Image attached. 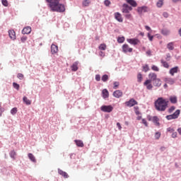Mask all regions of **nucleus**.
Returning a JSON list of instances; mask_svg holds the SVG:
<instances>
[{"label":"nucleus","instance_id":"obj_14","mask_svg":"<svg viewBox=\"0 0 181 181\" xmlns=\"http://www.w3.org/2000/svg\"><path fill=\"white\" fill-rule=\"evenodd\" d=\"M124 1H126L127 3L129 4V5H131L130 6L133 8H136V6H138V3H136L135 0H124Z\"/></svg>","mask_w":181,"mask_h":181},{"label":"nucleus","instance_id":"obj_51","mask_svg":"<svg viewBox=\"0 0 181 181\" xmlns=\"http://www.w3.org/2000/svg\"><path fill=\"white\" fill-rule=\"evenodd\" d=\"M23 74H18L17 78H19V80H23Z\"/></svg>","mask_w":181,"mask_h":181},{"label":"nucleus","instance_id":"obj_25","mask_svg":"<svg viewBox=\"0 0 181 181\" xmlns=\"http://www.w3.org/2000/svg\"><path fill=\"white\" fill-rule=\"evenodd\" d=\"M74 142L79 148H83V146H84V143H83V141L81 140H74Z\"/></svg>","mask_w":181,"mask_h":181},{"label":"nucleus","instance_id":"obj_37","mask_svg":"<svg viewBox=\"0 0 181 181\" xmlns=\"http://www.w3.org/2000/svg\"><path fill=\"white\" fill-rule=\"evenodd\" d=\"M143 77H142V74H138L137 75V81L138 83H142V80H143Z\"/></svg>","mask_w":181,"mask_h":181},{"label":"nucleus","instance_id":"obj_32","mask_svg":"<svg viewBox=\"0 0 181 181\" xmlns=\"http://www.w3.org/2000/svg\"><path fill=\"white\" fill-rule=\"evenodd\" d=\"M108 78H110V77L108 76V75L104 74V75L102 76L101 80H102V81H103V83H107V81H108Z\"/></svg>","mask_w":181,"mask_h":181},{"label":"nucleus","instance_id":"obj_44","mask_svg":"<svg viewBox=\"0 0 181 181\" xmlns=\"http://www.w3.org/2000/svg\"><path fill=\"white\" fill-rule=\"evenodd\" d=\"M175 110H176V107L175 106H171L169 109H168V112L169 114H172L173 112V111H175Z\"/></svg>","mask_w":181,"mask_h":181},{"label":"nucleus","instance_id":"obj_26","mask_svg":"<svg viewBox=\"0 0 181 181\" xmlns=\"http://www.w3.org/2000/svg\"><path fill=\"white\" fill-rule=\"evenodd\" d=\"M161 33L163 35V36H168V35H170V30L164 28L161 30Z\"/></svg>","mask_w":181,"mask_h":181},{"label":"nucleus","instance_id":"obj_10","mask_svg":"<svg viewBox=\"0 0 181 181\" xmlns=\"http://www.w3.org/2000/svg\"><path fill=\"white\" fill-rule=\"evenodd\" d=\"M152 80H146L144 83V86H146L147 90H152V88H153V86H152Z\"/></svg>","mask_w":181,"mask_h":181},{"label":"nucleus","instance_id":"obj_15","mask_svg":"<svg viewBox=\"0 0 181 181\" xmlns=\"http://www.w3.org/2000/svg\"><path fill=\"white\" fill-rule=\"evenodd\" d=\"M102 97H103V98H104V100H105V98H108V97H110V92H108V90L105 88L102 90Z\"/></svg>","mask_w":181,"mask_h":181},{"label":"nucleus","instance_id":"obj_55","mask_svg":"<svg viewBox=\"0 0 181 181\" xmlns=\"http://www.w3.org/2000/svg\"><path fill=\"white\" fill-rule=\"evenodd\" d=\"M142 124H144V125H145V127H148V122H146V119H142Z\"/></svg>","mask_w":181,"mask_h":181},{"label":"nucleus","instance_id":"obj_23","mask_svg":"<svg viewBox=\"0 0 181 181\" xmlns=\"http://www.w3.org/2000/svg\"><path fill=\"white\" fill-rule=\"evenodd\" d=\"M179 70V66H175L170 69V74L172 76H175V73H177V71Z\"/></svg>","mask_w":181,"mask_h":181},{"label":"nucleus","instance_id":"obj_24","mask_svg":"<svg viewBox=\"0 0 181 181\" xmlns=\"http://www.w3.org/2000/svg\"><path fill=\"white\" fill-rule=\"evenodd\" d=\"M148 77L150 79L147 80H151V81H155V80H157L158 76L155 73L149 74Z\"/></svg>","mask_w":181,"mask_h":181},{"label":"nucleus","instance_id":"obj_12","mask_svg":"<svg viewBox=\"0 0 181 181\" xmlns=\"http://www.w3.org/2000/svg\"><path fill=\"white\" fill-rule=\"evenodd\" d=\"M30 32H32V28H30V26L25 27L22 30L23 35H29L30 33Z\"/></svg>","mask_w":181,"mask_h":181},{"label":"nucleus","instance_id":"obj_4","mask_svg":"<svg viewBox=\"0 0 181 181\" xmlns=\"http://www.w3.org/2000/svg\"><path fill=\"white\" fill-rule=\"evenodd\" d=\"M150 9L146 6H142L137 7L136 11L139 15H142V13H146V12H149Z\"/></svg>","mask_w":181,"mask_h":181},{"label":"nucleus","instance_id":"obj_57","mask_svg":"<svg viewBox=\"0 0 181 181\" xmlns=\"http://www.w3.org/2000/svg\"><path fill=\"white\" fill-rule=\"evenodd\" d=\"M172 138H177V132H175L172 134Z\"/></svg>","mask_w":181,"mask_h":181},{"label":"nucleus","instance_id":"obj_5","mask_svg":"<svg viewBox=\"0 0 181 181\" xmlns=\"http://www.w3.org/2000/svg\"><path fill=\"white\" fill-rule=\"evenodd\" d=\"M112 110H114V107L112 105H102L100 107V110L103 111V112H112Z\"/></svg>","mask_w":181,"mask_h":181},{"label":"nucleus","instance_id":"obj_35","mask_svg":"<svg viewBox=\"0 0 181 181\" xmlns=\"http://www.w3.org/2000/svg\"><path fill=\"white\" fill-rule=\"evenodd\" d=\"M124 42H125V37H119L117 38L118 43H124Z\"/></svg>","mask_w":181,"mask_h":181},{"label":"nucleus","instance_id":"obj_43","mask_svg":"<svg viewBox=\"0 0 181 181\" xmlns=\"http://www.w3.org/2000/svg\"><path fill=\"white\" fill-rule=\"evenodd\" d=\"M134 112L136 115H139L141 112H139V107L138 106L134 107Z\"/></svg>","mask_w":181,"mask_h":181},{"label":"nucleus","instance_id":"obj_21","mask_svg":"<svg viewBox=\"0 0 181 181\" xmlns=\"http://www.w3.org/2000/svg\"><path fill=\"white\" fill-rule=\"evenodd\" d=\"M153 84L155 87H160V86H162V81L160 78H157L155 81H153Z\"/></svg>","mask_w":181,"mask_h":181},{"label":"nucleus","instance_id":"obj_30","mask_svg":"<svg viewBox=\"0 0 181 181\" xmlns=\"http://www.w3.org/2000/svg\"><path fill=\"white\" fill-rule=\"evenodd\" d=\"M28 158L31 162H33L34 163H36V158H35V156H33V153H28Z\"/></svg>","mask_w":181,"mask_h":181},{"label":"nucleus","instance_id":"obj_18","mask_svg":"<svg viewBox=\"0 0 181 181\" xmlns=\"http://www.w3.org/2000/svg\"><path fill=\"white\" fill-rule=\"evenodd\" d=\"M165 81L168 84H170V86H173L176 83V80L173 79V78H165Z\"/></svg>","mask_w":181,"mask_h":181},{"label":"nucleus","instance_id":"obj_63","mask_svg":"<svg viewBox=\"0 0 181 181\" xmlns=\"http://www.w3.org/2000/svg\"><path fill=\"white\" fill-rule=\"evenodd\" d=\"M177 131L178 134H179L180 135H181V127H179V128L177 129Z\"/></svg>","mask_w":181,"mask_h":181},{"label":"nucleus","instance_id":"obj_19","mask_svg":"<svg viewBox=\"0 0 181 181\" xmlns=\"http://www.w3.org/2000/svg\"><path fill=\"white\" fill-rule=\"evenodd\" d=\"M115 18L116 21H117V22H123L122 16H121V13L119 12L115 13Z\"/></svg>","mask_w":181,"mask_h":181},{"label":"nucleus","instance_id":"obj_11","mask_svg":"<svg viewBox=\"0 0 181 181\" xmlns=\"http://www.w3.org/2000/svg\"><path fill=\"white\" fill-rule=\"evenodd\" d=\"M113 97L115 98H121L122 97V91L119 90H115L112 94Z\"/></svg>","mask_w":181,"mask_h":181},{"label":"nucleus","instance_id":"obj_59","mask_svg":"<svg viewBox=\"0 0 181 181\" xmlns=\"http://www.w3.org/2000/svg\"><path fill=\"white\" fill-rule=\"evenodd\" d=\"M146 53L147 56H149V57L152 56V51H151L150 49L147 50Z\"/></svg>","mask_w":181,"mask_h":181},{"label":"nucleus","instance_id":"obj_33","mask_svg":"<svg viewBox=\"0 0 181 181\" xmlns=\"http://www.w3.org/2000/svg\"><path fill=\"white\" fill-rule=\"evenodd\" d=\"M167 49H168V50H173L175 49V47H173V42H169L167 45Z\"/></svg>","mask_w":181,"mask_h":181},{"label":"nucleus","instance_id":"obj_50","mask_svg":"<svg viewBox=\"0 0 181 181\" xmlns=\"http://www.w3.org/2000/svg\"><path fill=\"white\" fill-rule=\"evenodd\" d=\"M155 138H156V139H159V138H160V132H156V134H155Z\"/></svg>","mask_w":181,"mask_h":181},{"label":"nucleus","instance_id":"obj_36","mask_svg":"<svg viewBox=\"0 0 181 181\" xmlns=\"http://www.w3.org/2000/svg\"><path fill=\"white\" fill-rule=\"evenodd\" d=\"M9 155L11 159H15V156H16V152H15V151L13 150L10 152Z\"/></svg>","mask_w":181,"mask_h":181},{"label":"nucleus","instance_id":"obj_6","mask_svg":"<svg viewBox=\"0 0 181 181\" xmlns=\"http://www.w3.org/2000/svg\"><path fill=\"white\" fill-rule=\"evenodd\" d=\"M132 11V6L128 5L127 4H123L122 12V13H129Z\"/></svg>","mask_w":181,"mask_h":181},{"label":"nucleus","instance_id":"obj_62","mask_svg":"<svg viewBox=\"0 0 181 181\" xmlns=\"http://www.w3.org/2000/svg\"><path fill=\"white\" fill-rule=\"evenodd\" d=\"M145 29L147 30L148 32H151V27H149V25H146Z\"/></svg>","mask_w":181,"mask_h":181},{"label":"nucleus","instance_id":"obj_7","mask_svg":"<svg viewBox=\"0 0 181 181\" xmlns=\"http://www.w3.org/2000/svg\"><path fill=\"white\" fill-rule=\"evenodd\" d=\"M127 107H134V105H138V102L135 99L132 98L129 101L125 102Z\"/></svg>","mask_w":181,"mask_h":181},{"label":"nucleus","instance_id":"obj_42","mask_svg":"<svg viewBox=\"0 0 181 181\" xmlns=\"http://www.w3.org/2000/svg\"><path fill=\"white\" fill-rule=\"evenodd\" d=\"M1 4L4 6H9V3L8 2V0H1Z\"/></svg>","mask_w":181,"mask_h":181},{"label":"nucleus","instance_id":"obj_47","mask_svg":"<svg viewBox=\"0 0 181 181\" xmlns=\"http://www.w3.org/2000/svg\"><path fill=\"white\" fill-rule=\"evenodd\" d=\"M151 69H152V70H153V71H159V68L158 66H156V65H153Z\"/></svg>","mask_w":181,"mask_h":181},{"label":"nucleus","instance_id":"obj_64","mask_svg":"<svg viewBox=\"0 0 181 181\" xmlns=\"http://www.w3.org/2000/svg\"><path fill=\"white\" fill-rule=\"evenodd\" d=\"M178 34L180 35V36L181 37V28L178 30Z\"/></svg>","mask_w":181,"mask_h":181},{"label":"nucleus","instance_id":"obj_3","mask_svg":"<svg viewBox=\"0 0 181 181\" xmlns=\"http://www.w3.org/2000/svg\"><path fill=\"white\" fill-rule=\"evenodd\" d=\"M179 115H180V110H177L173 114L167 115L165 118L168 121H170V119H177Z\"/></svg>","mask_w":181,"mask_h":181},{"label":"nucleus","instance_id":"obj_29","mask_svg":"<svg viewBox=\"0 0 181 181\" xmlns=\"http://www.w3.org/2000/svg\"><path fill=\"white\" fill-rule=\"evenodd\" d=\"M123 16H124L126 19H128V21H131V19H132V14L129 12L123 13Z\"/></svg>","mask_w":181,"mask_h":181},{"label":"nucleus","instance_id":"obj_58","mask_svg":"<svg viewBox=\"0 0 181 181\" xmlns=\"http://www.w3.org/2000/svg\"><path fill=\"white\" fill-rule=\"evenodd\" d=\"M163 16L164 18H169V13H168V12H163Z\"/></svg>","mask_w":181,"mask_h":181},{"label":"nucleus","instance_id":"obj_52","mask_svg":"<svg viewBox=\"0 0 181 181\" xmlns=\"http://www.w3.org/2000/svg\"><path fill=\"white\" fill-rule=\"evenodd\" d=\"M104 4L105 6H110V5L111 4V1H110V0H105Z\"/></svg>","mask_w":181,"mask_h":181},{"label":"nucleus","instance_id":"obj_8","mask_svg":"<svg viewBox=\"0 0 181 181\" xmlns=\"http://www.w3.org/2000/svg\"><path fill=\"white\" fill-rule=\"evenodd\" d=\"M123 53H131L132 52L133 49L129 47L128 44H124L122 47Z\"/></svg>","mask_w":181,"mask_h":181},{"label":"nucleus","instance_id":"obj_39","mask_svg":"<svg viewBox=\"0 0 181 181\" xmlns=\"http://www.w3.org/2000/svg\"><path fill=\"white\" fill-rule=\"evenodd\" d=\"M82 5L83 6H88V5H90V0H83Z\"/></svg>","mask_w":181,"mask_h":181},{"label":"nucleus","instance_id":"obj_61","mask_svg":"<svg viewBox=\"0 0 181 181\" xmlns=\"http://www.w3.org/2000/svg\"><path fill=\"white\" fill-rule=\"evenodd\" d=\"M117 127L119 130L122 129V127H121V124L119 122L117 123Z\"/></svg>","mask_w":181,"mask_h":181},{"label":"nucleus","instance_id":"obj_41","mask_svg":"<svg viewBox=\"0 0 181 181\" xmlns=\"http://www.w3.org/2000/svg\"><path fill=\"white\" fill-rule=\"evenodd\" d=\"M165 60L166 62H170V60H172V56H170V53L166 54Z\"/></svg>","mask_w":181,"mask_h":181},{"label":"nucleus","instance_id":"obj_34","mask_svg":"<svg viewBox=\"0 0 181 181\" xmlns=\"http://www.w3.org/2000/svg\"><path fill=\"white\" fill-rule=\"evenodd\" d=\"M18 112V107H13L11 110V115H16V114Z\"/></svg>","mask_w":181,"mask_h":181},{"label":"nucleus","instance_id":"obj_60","mask_svg":"<svg viewBox=\"0 0 181 181\" xmlns=\"http://www.w3.org/2000/svg\"><path fill=\"white\" fill-rule=\"evenodd\" d=\"M99 56H101L102 57H104L105 56V53H104V52L100 51L99 52Z\"/></svg>","mask_w":181,"mask_h":181},{"label":"nucleus","instance_id":"obj_31","mask_svg":"<svg viewBox=\"0 0 181 181\" xmlns=\"http://www.w3.org/2000/svg\"><path fill=\"white\" fill-rule=\"evenodd\" d=\"M160 63L161 64H163V66L165 68V69H169V64L168 63V62L163 60V59H161L160 60Z\"/></svg>","mask_w":181,"mask_h":181},{"label":"nucleus","instance_id":"obj_54","mask_svg":"<svg viewBox=\"0 0 181 181\" xmlns=\"http://www.w3.org/2000/svg\"><path fill=\"white\" fill-rule=\"evenodd\" d=\"M163 5V1H158L157 2V6L158 8H162V6Z\"/></svg>","mask_w":181,"mask_h":181},{"label":"nucleus","instance_id":"obj_20","mask_svg":"<svg viewBox=\"0 0 181 181\" xmlns=\"http://www.w3.org/2000/svg\"><path fill=\"white\" fill-rule=\"evenodd\" d=\"M58 173L61 176H63V177H64L65 179H68L69 177V174H67V173L63 171V170H61L60 168H58Z\"/></svg>","mask_w":181,"mask_h":181},{"label":"nucleus","instance_id":"obj_38","mask_svg":"<svg viewBox=\"0 0 181 181\" xmlns=\"http://www.w3.org/2000/svg\"><path fill=\"white\" fill-rule=\"evenodd\" d=\"M113 89L114 90H117V88H118V87H119V82L118 81H115L113 82Z\"/></svg>","mask_w":181,"mask_h":181},{"label":"nucleus","instance_id":"obj_45","mask_svg":"<svg viewBox=\"0 0 181 181\" xmlns=\"http://www.w3.org/2000/svg\"><path fill=\"white\" fill-rule=\"evenodd\" d=\"M13 87L16 88V90H19L20 86L17 83H13Z\"/></svg>","mask_w":181,"mask_h":181},{"label":"nucleus","instance_id":"obj_17","mask_svg":"<svg viewBox=\"0 0 181 181\" xmlns=\"http://www.w3.org/2000/svg\"><path fill=\"white\" fill-rule=\"evenodd\" d=\"M71 69L72 71H77L78 70V61L74 62L71 66Z\"/></svg>","mask_w":181,"mask_h":181},{"label":"nucleus","instance_id":"obj_1","mask_svg":"<svg viewBox=\"0 0 181 181\" xmlns=\"http://www.w3.org/2000/svg\"><path fill=\"white\" fill-rule=\"evenodd\" d=\"M52 12L62 13L66 11L64 4H60V0H46Z\"/></svg>","mask_w":181,"mask_h":181},{"label":"nucleus","instance_id":"obj_48","mask_svg":"<svg viewBox=\"0 0 181 181\" xmlns=\"http://www.w3.org/2000/svg\"><path fill=\"white\" fill-rule=\"evenodd\" d=\"M95 79L96 80V81H101V76H100V74H96Z\"/></svg>","mask_w":181,"mask_h":181},{"label":"nucleus","instance_id":"obj_13","mask_svg":"<svg viewBox=\"0 0 181 181\" xmlns=\"http://www.w3.org/2000/svg\"><path fill=\"white\" fill-rule=\"evenodd\" d=\"M57 52H59V47H57V45L52 44L51 45V53L52 54H56V53H57Z\"/></svg>","mask_w":181,"mask_h":181},{"label":"nucleus","instance_id":"obj_22","mask_svg":"<svg viewBox=\"0 0 181 181\" xmlns=\"http://www.w3.org/2000/svg\"><path fill=\"white\" fill-rule=\"evenodd\" d=\"M152 122H153V124H155V125H156L157 127H159V126L160 125V123H159V117H158V116H153V117Z\"/></svg>","mask_w":181,"mask_h":181},{"label":"nucleus","instance_id":"obj_40","mask_svg":"<svg viewBox=\"0 0 181 181\" xmlns=\"http://www.w3.org/2000/svg\"><path fill=\"white\" fill-rule=\"evenodd\" d=\"M107 49V45L105 44H101L99 46V50H105Z\"/></svg>","mask_w":181,"mask_h":181},{"label":"nucleus","instance_id":"obj_49","mask_svg":"<svg viewBox=\"0 0 181 181\" xmlns=\"http://www.w3.org/2000/svg\"><path fill=\"white\" fill-rule=\"evenodd\" d=\"M21 40L22 42V43H25L26 42V40H28V37L26 36H23L21 38Z\"/></svg>","mask_w":181,"mask_h":181},{"label":"nucleus","instance_id":"obj_53","mask_svg":"<svg viewBox=\"0 0 181 181\" xmlns=\"http://www.w3.org/2000/svg\"><path fill=\"white\" fill-rule=\"evenodd\" d=\"M147 36H148V40H150V42H152V40H153V35H151V34L149 33L147 34Z\"/></svg>","mask_w":181,"mask_h":181},{"label":"nucleus","instance_id":"obj_56","mask_svg":"<svg viewBox=\"0 0 181 181\" xmlns=\"http://www.w3.org/2000/svg\"><path fill=\"white\" fill-rule=\"evenodd\" d=\"M167 132H175V129L171 127L167 128Z\"/></svg>","mask_w":181,"mask_h":181},{"label":"nucleus","instance_id":"obj_2","mask_svg":"<svg viewBox=\"0 0 181 181\" xmlns=\"http://www.w3.org/2000/svg\"><path fill=\"white\" fill-rule=\"evenodd\" d=\"M168 103L163 98H158L154 103V107L157 111H166Z\"/></svg>","mask_w":181,"mask_h":181},{"label":"nucleus","instance_id":"obj_9","mask_svg":"<svg viewBox=\"0 0 181 181\" xmlns=\"http://www.w3.org/2000/svg\"><path fill=\"white\" fill-rule=\"evenodd\" d=\"M127 40L128 43H129L130 45H134V46H136V45L139 43V40L136 38H129V39H127Z\"/></svg>","mask_w":181,"mask_h":181},{"label":"nucleus","instance_id":"obj_46","mask_svg":"<svg viewBox=\"0 0 181 181\" xmlns=\"http://www.w3.org/2000/svg\"><path fill=\"white\" fill-rule=\"evenodd\" d=\"M143 69L145 73H146V71H149V66H148V64H146L145 66H144Z\"/></svg>","mask_w":181,"mask_h":181},{"label":"nucleus","instance_id":"obj_28","mask_svg":"<svg viewBox=\"0 0 181 181\" xmlns=\"http://www.w3.org/2000/svg\"><path fill=\"white\" fill-rule=\"evenodd\" d=\"M170 101L171 104H176L177 103V97L176 96L170 97Z\"/></svg>","mask_w":181,"mask_h":181},{"label":"nucleus","instance_id":"obj_16","mask_svg":"<svg viewBox=\"0 0 181 181\" xmlns=\"http://www.w3.org/2000/svg\"><path fill=\"white\" fill-rule=\"evenodd\" d=\"M8 35H9V37L11 38L13 40H15L16 39V33L13 30H8Z\"/></svg>","mask_w":181,"mask_h":181},{"label":"nucleus","instance_id":"obj_27","mask_svg":"<svg viewBox=\"0 0 181 181\" xmlns=\"http://www.w3.org/2000/svg\"><path fill=\"white\" fill-rule=\"evenodd\" d=\"M23 103H25V104H26V105H30L32 104V101H30V100L28 99V97L24 96L23 98Z\"/></svg>","mask_w":181,"mask_h":181}]
</instances>
